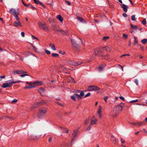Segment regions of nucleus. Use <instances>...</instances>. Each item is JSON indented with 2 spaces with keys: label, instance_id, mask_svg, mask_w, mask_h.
Listing matches in <instances>:
<instances>
[{
  "label": "nucleus",
  "instance_id": "nucleus-1",
  "mask_svg": "<svg viewBox=\"0 0 147 147\" xmlns=\"http://www.w3.org/2000/svg\"><path fill=\"white\" fill-rule=\"evenodd\" d=\"M47 109L45 107H42L40 109L37 113V116L38 118L42 117L45 115L47 112Z\"/></svg>",
  "mask_w": 147,
  "mask_h": 147
},
{
  "label": "nucleus",
  "instance_id": "nucleus-2",
  "mask_svg": "<svg viewBox=\"0 0 147 147\" xmlns=\"http://www.w3.org/2000/svg\"><path fill=\"white\" fill-rule=\"evenodd\" d=\"M40 28L42 29L46 32L48 31L49 30V28L47 26L45 23L44 24L41 23L40 22H39L38 23Z\"/></svg>",
  "mask_w": 147,
  "mask_h": 147
},
{
  "label": "nucleus",
  "instance_id": "nucleus-3",
  "mask_svg": "<svg viewBox=\"0 0 147 147\" xmlns=\"http://www.w3.org/2000/svg\"><path fill=\"white\" fill-rule=\"evenodd\" d=\"M20 12V11L18 8H12L10 9L9 11V13L13 14L14 16L16 15H19Z\"/></svg>",
  "mask_w": 147,
  "mask_h": 147
},
{
  "label": "nucleus",
  "instance_id": "nucleus-4",
  "mask_svg": "<svg viewBox=\"0 0 147 147\" xmlns=\"http://www.w3.org/2000/svg\"><path fill=\"white\" fill-rule=\"evenodd\" d=\"M100 88L98 87L93 86H90L88 88L87 90L89 91H93L99 90Z\"/></svg>",
  "mask_w": 147,
  "mask_h": 147
},
{
  "label": "nucleus",
  "instance_id": "nucleus-5",
  "mask_svg": "<svg viewBox=\"0 0 147 147\" xmlns=\"http://www.w3.org/2000/svg\"><path fill=\"white\" fill-rule=\"evenodd\" d=\"M84 93L82 91L81 92L80 95H79L77 93H74V94L75 96V97H76L77 98L78 100H80L82 99V96H83L84 95Z\"/></svg>",
  "mask_w": 147,
  "mask_h": 147
},
{
  "label": "nucleus",
  "instance_id": "nucleus-6",
  "mask_svg": "<svg viewBox=\"0 0 147 147\" xmlns=\"http://www.w3.org/2000/svg\"><path fill=\"white\" fill-rule=\"evenodd\" d=\"M13 73L14 74H16L26 73H27V72L23 70L20 69L18 70L17 71L14 70L13 71Z\"/></svg>",
  "mask_w": 147,
  "mask_h": 147
},
{
  "label": "nucleus",
  "instance_id": "nucleus-7",
  "mask_svg": "<svg viewBox=\"0 0 147 147\" xmlns=\"http://www.w3.org/2000/svg\"><path fill=\"white\" fill-rule=\"evenodd\" d=\"M67 63L70 65H74V66H76L80 64L81 63V62H75L72 61H67Z\"/></svg>",
  "mask_w": 147,
  "mask_h": 147
},
{
  "label": "nucleus",
  "instance_id": "nucleus-8",
  "mask_svg": "<svg viewBox=\"0 0 147 147\" xmlns=\"http://www.w3.org/2000/svg\"><path fill=\"white\" fill-rule=\"evenodd\" d=\"M120 5L125 12H126L127 11L128 8L127 6L124 4H120Z\"/></svg>",
  "mask_w": 147,
  "mask_h": 147
},
{
  "label": "nucleus",
  "instance_id": "nucleus-9",
  "mask_svg": "<svg viewBox=\"0 0 147 147\" xmlns=\"http://www.w3.org/2000/svg\"><path fill=\"white\" fill-rule=\"evenodd\" d=\"M102 108V106L101 105H99V106L97 111V114L98 115V116L99 118H101L102 117V115L101 114Z\"/></svg>",
  "mask_w": 147,
  "mask_h": 147
},
{
  "label": "nucleus",
  "instance_id": "nucleus-10",
  "mask_svg": "<svg viewBox=\"0 0 147 147\" xmlns=\"http://www.w3.org/2000/svg\"><path fill=\"white\" fill-rule=\"evenodd\" d=\"M7 83L10 85H12V84H16L17 83L21 82V81L18 80L16 81H13V80H9L7 81Z\"/></svg>",
  "mask_w": 147,
  "mask_h": 147
},
{
  "label": "nucleus",
  "instance_id": "nucleus-11",
  "mask_svg": "<svg viewBox=\"0 0 147 147\" xmlns=\"http://www.w3.org/2000/svg\"><path fill=\"white\" fill-rule=\"evenodd\" d=\"M109 56L110 55L108 54L103 55L101 56L102 59L107 60L109 59Z\"/></svg>",
  "mask_w": 147,
  "mask_h": 147
},
{
  "label": "nucleus",
  "instance_id": "nucleus-12",
  "mask_svg": "<svg viewBox=\"0 0 147 147\" xmlns=\"http://www.w3.org/2000/svg\"><path fill=\"white\" fill-rule=\"evenodd\" d=\"M14 26L15 27L22 26L21 23L19 21H15L14 22Z\"/></svg>",
  "mask_w": 147,
  "mask_h": 147
},
{
  "label": "nucleus",
  "instance_id": "nucleus-13",
  "mask_svg": "<svg viewBox=\"0 0 147 147\" xmlns=\"http://www.w3.org/2000/svg\"><path fill=\"white\" fill-rule=\"evenodd\" d=\"M112 112V116L113 117H116L119 113L118 112L115 111L114 109L113 110Z\"/></svg>",
  "mask_w": 147,
  "mask_h": 147
},
{
  "label": "nucleus",
  "instance_id": "nucleus-14",
  "mask_svg": "<svg viewBox=\"0 0 147 147\" xmlns=\"http://www.w3.org/2000/svg\"><path fill=\"white\" fill-rule=\"evenodd\" d=\"M97 119H92L90 121V124L91 125H95L97 124Z\"/></svg>",
  "mask_w": 147,
  "mask_h": 147
},
{
  "label": "nucleus",
  "instance_id": "nucleus-15",
  "mask_svg": "<svg viewBox=\"0 0 147 147\" xmlns=\"http://www.w3.org/2000/svg\"><path fill=\"white\" fill-rule=\"evenodd\" d=\"M78 132L77 131L74 130L72 134V140H73L77 136Z\"/></svg>",
  "mask_w": 147,
  "mask_h": 147
},
{
  "label": "nucleus",
  "instance_id": "nucleus-16",
  "mask_svg": "<svg viewBox=\"0 0 147 147\" xmlns=\"http://www.w3.org/2000/svg\"><path fill=\"white\" fill-rule=\"evenodd\" d=\"M34 84L36 85H41L43 84V82L42 81H36L34 82Z\"/></svg>",
  "mask_w": 147,
  "mask_h": 147
},
{
  "label": "nucleus",
  "instance_id": "nucleus-17",
  "mask_svg": "<svg viewBox=\"0 0 147 147\" xmlns=\"http://www.w3.org/2000/svg\"><path fill=\"white\" fill-rule=\"evenodd\" d=\"M94 52L95 54L96 55H97L101 52V50L100 48H98L94 50Z\"/></svg>",
  "mask_w": 147,
  "mask_h": 147
},
{
  "label": "nucleus",
  "instance_id": "nucleus-18",
  "mask_svg": "<svg viewBox=\"0 0 147 147\" xmlns=\"http://www.w3.org/2000/svg\"><path fill=\"white\" fill-rule=\"evenodd\" d=\"M105 65H106L105 63L103 64L100 65L98 67V70L99 71H102Z\"/></svg>",
  "mask_w": 147,
  "mask_h": 147
},
{
  "label": "nucleus",
  "instance_id": "nucleus-19",
  "mask_svg": "<svg viewBox=\"0 0 147 147\" xmlns=\"http://www.w3.org/2000/svg\"><path fill=\"white\" fill-rule=\"evenodd\" d=\"M115 111H117L119 113L120 111H122L121 109L118 106L115 107L113 109Z\"/></svg>",
  "mask_w": 147,
  "mask_h": 147
},
{
  "label": "nucleus",
  "instance_id": "nucleus-20",
  "mask_svg": "<svg viewBox=\"0 0 147 147\" xmlns=\"http://www.w3.org/2000/svg\"><path fill=\"white\" fill-rule=\"evenodd\" d=\"M57 18L58 20L61 23H62L63 20V18L61 15H57L56 17Z\"/></svg>",
  "mask_w": 147,
  "mask_h": 147
},
{
  "label": "nucleus",
  "instance_id": "nucleus-21",
  "mask_svg": "<svg viewBox=\"0 0 147 147\" xmlns=\"http://www.w3.org/2000/svg\"><path fill=\"white\" fill-rule=\"evenodd\" d=\"M12 86V85H10L7 83H5L3 84V86H2V87L3 88H6L7 87H11Z\"/></svg>",
  "mask_w": 147,
  "mask_h": 147
},
{
  "label": "nucleus",
  "instance_id": "nucleus-22",
  "mask_svg": "<svg viewBox=\"0 0 147 147\" xmlns=\"http://www.w3.org/2000/svg\"><path fill=\"white\" fill-rule=\"evenodd\" d=\"M111 139L114 144H116L117 143V140L113 136H111Z\"/></svg>",
  "mask_w": 147,
  "mask_h": 147
},
{
  "label": "nucleus",
  "instance_id": "nucleus-23",
  "mask_svg": "<svg viewBox=\"0 0 147 147\" xmlns=\"http://www.w3.org/2000/svg\"><path fill=\"white\" fill-rule=\"evenodd\" d=\"M71 41L73 46L76 48H77L78 47V45L75 42V41L71 39Z\"/></svg>",
  "mask_w": 147,
  "mask_h": 147
},
{
  "label": "nucleus",
  "instance_id": "nucleus-24",
  "mask_svg": "<svg viewBox=\"0 0 147 147\" xmlns=\"http://www.w3.org/2000/svg\"><path fill=\"white\" fill-rule=\"evenodd\" d=\"M56 30L58 32H60L61 34H66L67 33V30L63 31L61 30Z\"/></svg>",
  "mask_w": 147,
  "mask_h": 147
},
{
  "label": "nucleus",
  "instance_id": "nucleus-25",
  "mask_svg": "<svg viewBox=\"0 0 147 147\" xmlns=\"http://www.w3.org/2000/svg\"><path fill=\"white\" fill-rule=\"evenodd\" d=\"M50 47H51V49L53 51H55L56 49L55 47V45L53 43H50L49 45Z\"/></svg>",
  "mask_w": 147,
  "mask_h": 147
},
{
  "label": "nucleus",
  "instance_id": "nucleus-26",
  "mask_svg": "<svg viewBox=\"0 0 147 147\" xmlns=\"http://www.w3.org/2000/svg\"><path fill=\"white\" fill-rule=\"evenodd\" d=\"M38 91L40 94L43 93L45 91V90L43 88H40L38 89Z\"/></svg>",
  "mask_w": 147,
  "mask_h": 147
},
{
  "label": "nucleus",
  "instance_id": "nucleus-27",
  "mask_svg": "<svg viewBox=\"0 0 147 147\" xmlns=\"http://www.w3.org/2000/svg\"><path fill=\"white\" fill-rule=\"evenodd\" d=\"M59 69L61 71H65L66 70V68H65L63 66V65H60L59 67Z\"/></svg>",
  "mask_w": 147,
  "mask_h": 147
},
{
  "label": "nucleus",
  "instance_id": "nucleus-28",
  "mask_svg": "<svg viewBox=\"0 0 147 147\" xmlns=\"http://www.w3.org/2000/svg\"><path fill=\"white\" fill-rule=\"evenodd\" d=\"M37 107V104H36V102H35L33 104V105L31 108V110L34 109Z\"/></svg>",
  "mask_w": 147,
  "mask_h": 147
},
{
  "label": "nucleus",
  "instance_id": "nucleus-29",
  "mask_svg": "<svg viewBox=\"0 0 147 147\" xmlns=\"http://www.w3.org/2000/svg\"><path fill=\"white\" fill-rule=\"evenodd\" d=\"M109 37L108 36H104L102 39V40L104 41H106L107 40L109 39Z\"/></svg>",
  "mask_w": 147,
  "mask_h": 147
},
{
  "label": "nucleus",
  "instance_id": "nucleus-30",
  "mask_svg": "<svg viewBox=\"0 0 147 147\" xmlns=\"http://www.w3.org/2000/svg\"><path fill=\"white\" fill-rule=\"evenodd\" d=\"M77 19L81 22H85V21L82 18L80 17H78Z\"/></svg>",
  "mask_w": 147,
  "mask_h": 147
},
{
  "label": "nucleus",
  "instance_id": "nucleus-31",
  "mask_svg": "<svg viewBox=\"0 0 147 147\" xmlns=\"http://www.w3.org/2000/svg\"><path fill=\"white\" fill-rule=\"evenodd\" d=\"M131 28L132 29H136L138 28V26L133 24H130Z\"/></svg>",
  "mask_w": 147,
  "mask_h": 147
},
{
  "label": "nucleus",
  "instance_id": "nucleus-32",
  "mask_svg": "<svg viewBox=\"0 0 147 147\" xmlns=\"http://www.w3.org/2000/svg\"><path fill=\"white\" fill-rule=\"evenodd\" d=\"M27 5H28V6H27V7H28L30 8H31L32 9H36L34 7H33L32 6V5L31 4H27Z\"/></svg>",
  "mask_w": 147,
  "mask_h": 147
},
{
  "label": "nucleus",
  "instance_id": "nucleus-33",
  "mask_svg": "<svg viewBox=\"0 0 147 147\" xmlns=\"http://www.w3.org/2000/svg\"><path fill=\"white\" fill-rule=\"evenodd\" d=\"M141 42L143 44H145L147 42V39L146 38H144L141 40Z\"/></svg>",
  "mask_w": 147,
  "mask_h": 147
},
{
  "label": "nucleus",
  "instance_id": "nucleus-34",
  "mask_svg": "<svg viewBox=\"0 0 147 147\" xmlns=\"http://www.w3.org/2000/svg\"><path fill=\"white\" fill-rule=\"evenodd\" d=\"M105 49L106 51H107L109 52H111V49L109 47H105Z\"/></svg>",
  "mask_w": 147,
  "mask_h": 147
},
{
  "label": "nucleus",
  "instance_id": "nucleus-35",
  "mask_svg": "<svg viewBox=\"0 0 147 147\" xmlns=\"http://www.w3.org/2000/svg\"><path fill=\"white\" fill-rule=\"evenodd\" d=\"M35 86L34 85L33 86H26L24 87V89H26L28 88H32L35 87Z\"/></svg>",
  "mask_w": 147,
  "mask_h": 147
},
{
  "label": "nucleus",
  "instance_id": "nucleus-36",
  "mask_svg": "<svg viewBox=\"0 0 147 147\" xmlns=\"http://www.w3.org/2000/svg\"><path fill=\"white\" fill-rule=\"evenodd\" d=\"M134 45H138V40L136 39V37H134Z\"/></svg>",
  "mask_w": 147,
  "mask_h": 147
},
{
  "label": "nucleus",
  "instance_id": "nucleus-37",
  "mask_svg": "<svg viewBox=\"0 0 147 147\" xmlns=\"http://www.w3.org/2000/svg\"><path fill=\"white\" fill-rule=\"evenodd\" d=\"M63 130V132L67 133L68 132V130L66 128H61Z\"/></svg>",
  "mask_w": 147,
  "mask_h": 147
},
{
  "label": "nucleus",
  "instance_id": "nucleus-38",
  "mask_svg": "<svg viewBox=\"0 0 147 147\" xmlns=\"http://www.w3.org/2000/svg\"><path fill=\"white\" fill-rule=\"evenodd\" d=\"M142 24L144 25H146V20L145 19H144L142 22Z\"/></svg>",
  "mask_w": 147,
  "mask_h": 147
},
{
  "label": "nucleus",
  "instance_id": "nucleus-39",
  "mask_svg": "<svg viewBox=\"0 0 147 147\" xmlns=\"http://www.w3.org/2000/svg\"><path fill=\"white\" fill-rule=\"evenodd\" d=\"M51 55L52 56L55 57H58L59 56V55L58 54L56 53H52Z\"/></svg>",
  "mask_w": 147,
  "mask_h": 147
},
{
  "label": "nucleus",
  "instance_id": "nucleus-40",
  "mask_svg": "<svg viewBox=\"0 0 147 147\" xmlns=\"http://www.w3.org/2000/svg\"><path fill=\"white\" fill-rule=\"evenodd\" d=\"M44 51L45 53L47 54H51V52L49 51L48 50H47L46 49H44Z\"/></svg>",
  "mask_w": 147,
  "mask_h": 147
},
{
  "label": "nucleus",
  "instance_id": "nucleus-41",
  "mask_svg": "<svg viewBox=\"0 0 147 147\" xmlns=\"http://www.w3.org/2000/svg\"><path fill=\"white\" fill-rule=\"evenodd\" d=\"M124 105V103H121V104H120V105H118V106L122 110V107Z\"/></svg>",
  "mask_w": 147,
  "mask_h": 147
},
{
  "label": "nucleus",
  "instance_id": "nucleus-42",
  "mask_svg": "<svg viewBox=\"0 0 147 147\" xmlns=\"http://www.w3.org/2000/svg\"><path fill=\"white\" fill-rule=\"evenodd\" d=\"M71 99H72L74 101H75L76 100V97L74 94L73 95L71 96Z\"/></svg>",
  "mask_w": 147,
  "mask_h": 147
},
{
  "label": "nucleus",
  "instance_id": "nucleus-43",
  "mask_svg": "<svg viewBox=\"0 0 147 147\" xmlns=\"http://www.w3.org/2000/svg\"><path fill=\"white\" fill-rule=\"evenodd\" d=\"M18 15H16L14 16L15 18H16V19L18 21H19V20H20V18L18 16Z\"/></svg>",
  "mask_w": 147,
  "mask_h": 147
},
{
  "label": "nucleus",
  "instance_id": "nucleus-44",
  "mask_svg": "<svg viewBox=\"0 0 147 147\" xmlns=\"http://www.w3.org/2000/svg\"><path fill=\"white\" fill-rule=\"evenodd\" d=\"M138 101V99H136V100H131L129 102L130 103H133L137 102Z\"/></svg>",
  "mask_w": 147,
  "mask_h": 147
},
{
  "label": "nucleus",
  "instance_id": "nucleus-45",
  "mask_svg": "<svg viewBox=\"0 0 147 147\" xmlns=\"http://www.w3.org/2000/svg\"><path fill=\"white\" fill-rule=\"evenodd\" d=\"M123 37L127 39V38L128 37V35L125 33H124L123 34Z\"/></svg>",
  "mask_w": 147,
  "mask_h": 147
},
{
  "label": "nucleus",
  "instance_id": "nucleus-46",
  "mask_svg": "<svg viewBox=\"0 0 147 147\" xmlns=\"http://www.w3.org/2000/svg\"><path fill=\"white\" fill-rule=\"evenodd\" d=\"M40 102H41V105H43L44 104H45L46 103V101L44 100H42L41 101H40Z\"/></svg>",
  "mask_w": 147,
  "mask_h": 147
},
{
  "label": "nucleus",
  "instance_id": "nucleus-47",
  "mask_svg": "<svg viewBox=\"0 0 147 147\" xmlns=\"http://www.w3.org/2000/svg\"><path fill=\"white\" fill-rule=\"evenodd\" d=\"M28 74H24L20 75V76L21 77H23L26 76H28Z\"/></svg>",
  "mask_w": 147,
  "mask_h": 147
},
{
  "label": "nucleus",
  "instance_id": "nucleus-48",
  "mask_svg": "<svg viewBox=\"0 0 147 147\" xmlns=\"http://www.w3.org/2000/svg\"><path fill=\"white\" fill-rule=\"evenodd\" d=\"M36 103L38 107L42 105L41 104V102H36Z\"/></svg>",
  "mask_w": 147,
  "mask_h": 147
},
{
  "label": "nucleus",
  "instance_id": "nucleus-49",
  "mask_svg": "<svg viewBox=\"0 0 147 147\" xmlns=\"http://www.w3.org/2000/svg\"><path fill=\"white\" fill-rule=\"evenodd\" d=\"M142 124V123L140 122H138V123H136V125L140 126Z\"/></svg>",
  "mask_w": 147,
  "mask_h": 147
},
{
  "label": "nucleus",
  "instance_id": "nucleus-50",
  "mask_svg": "<svg viewBox=\"0 0 147 147\" xmlns=\"http://www.w3.org/2000/svg\"><path fill=\"white\" fill-rule=\"evenodd\" d=\"M135 16L134 15H132L131 17V20L133 21L135 20Z\"/></svg>",
  "mask_w": 147,
  "mask_h": 147
},
{
  "label": "nucleus",
  "instance_id": "nucleus-51",
  "mask_svg": "<svg viewBox=\"0 0 147 147\" xmlns=\"http://www.w3.org/2000/svg\"><path fill=\"white\" fill-rule=\"evenodd\" d=\"M91 125H90L89 126L87 129V130H88V131H89L91 129Z\"/></svg>",
  "mask_w": 147,
  "mask_h": 147
},
{
  "label": "nucleus",
  "instance_id": "nucleus-52",
  "mask_svg": "<svg viewBox=\"0 0 147 147\" xmlns=\"http://www.w3.org/2000/svg\"><path fill=\"white\" fill-rule=\"evenodd\" d=\"M108 97L107 96H105L104 98V99L105 100V101L106 102L107 101V100L108 99Z\"/></svg>",
  "mask_w": 147,
  "mask_h": 147
},
{
  "label": "nucleus",
  "instance_id": "nucleus-53",
  "mask_svg": "<svg viewBox=\"0 0 147 147\" xmlns=\"http://www.w3.org/2000/svg\"><path fill=\"white\" fill-rule=\"evenodd\" d=\"M118 67H119V68H121V69L123 71V67L121 65H120L119 64H118Z\"/></svg>",
  "mask_w": 147,
  "mask_h": 147
},
{
  "label": "nucleus",
  "instance_id": "nucleus-54",
  "mask_svg": "<svg viewBox=\"0 0 147 147\" xmlns=\"http://www.w3.org/2000/svg\"><path fill=\"white\" fill-rule=\"evenodd\" d=\"M90 95V93H87L84 96L85 97H86L89 96Z\"/></svg>",
  "mask_w": 147,
  "mask_h": 147
},
{
  "label": "nucleus",
  "instance_id": "nucleus-55",
  "mask_svg": "<svg viewBox=\"0 0 147 147\" xmlns=\"http://www.w3.org/2000/svg\"><path fill=\"white\" fill-rule=\"evenodd\" d=\"M59 53L60 54H61L63 55H64L65 53V52L64 51H59Z\"/></svg>",
  "mask_w": 147,
  "mask_h": 147
},
{
  "label": "nucleus",
  "instance_id": "nucleus-56",
  "mask_svg": "<svg viewBox=\"0 0 147 147\" xmlns=\"http://www.w3.org/2000/svg\"><path fill=\"white\" fill-rule=\"evenodd\" d=\"M34 2V3L36 4H38V3L39 2V1L38 0H33Z\"/></svg>",
  "mask_w": 147,
  "mask_h": 147
},
{
  "label": "nucleus",
  "instance_id": "nucleus-57",
  "mask_svg": "<svg viewBox=\"0 0 147 147\" xmlns=\"http://www.w3.org/2000/svg\"><path fill=\"white\" fill-rule=\"evenodd\" d=\"M65 2H66V3H67V5H70L71 3L69 1L66 0L65 1Z\"/></svg>",
  "mask_w": 147,
  "mask_h": 147
},
{
  "label": "nucleus",
  "instance_id": "nucleus-58",
  "mask_svg": "<svg viewBox=\"0 0 147 147\" xmlns=\"http://www.w3.org/2000/svg\"><path fill=\"white\" fill-rule=\"evenodd\" d=\"M88 120L86 119V120L84 121V123L85 124H86L88 123Z\"/></svg>",
  "mask_w": 147,
  "mask_h": 147
},
{
  "label": "nucleus",
  "instance_id": "nucleus-59",
  "mask_svg": "<svg viewBox=\"0 0 147 147\" xmlns=\"http://www.w3.org/2000/svg\"><path fill=\"white\" fill-rule=\"evenodd\" d=\"M135 82L137 85H138V81L137 79L135 80Z\"/></svg>",
  "mask_w": 147,
  "mask_h": 147
},
{
  "label": "nucleus",
  "instance_id": "nucleus-60",
  "mask_svg": "<svg viewBox=\"0 0 147 147\" xmlns=\"http://www.w3.org/2000/svg\"><path fill=\"white\" fill-rule=\"evenodd\" d=\"M17 100L16 99H14L12 101L13 103H16L17 102Z\"/></svg>",
  "mask_w": 147,
  "mask_h": 147
},
{
  "label": "nucleus",
  "instance_id": "nucleus-61",
  "mask_svg": "<svg viewBox=\"0 0 147 147\" xmlns=\"http://www.w3.org/2000/svg\"><path fill=\"white\" fill-rule=\"evenodd\" d=\"M121 143L122 144H124L125 143V141L122 138H121Z\"/></svg>",
  "mask_w": 147,
  "mask_h": 147
},
{
  "label": "nucleus",
  "instance_id": "nucleus-62",
  "mask_svg": "<svg viewBox=\"0 0 147 147\" xmlns=\"http://www.w3.org/2000/svg\"><path fill=\"white\" fill-rule=\"evenodd\" d=\"M139 45L141 49L143 51L144 50V48L143 46L141 45Z\"/></svg>",
  "mask_w": 147,
  "mask_h": 147
},
{
  "label": "nucleus",
  "instance_id": "nucleus-63",
  "mask_svg": "<svg viewBox=\"0 0 147 147\" xmlns=\"http://www.w3.org/2000/svg\"><path fill=\"white\" fill-rule=\"evenodd\" d=\"M21 35L23 37H24L25 36V33L24 32H21Z\"/></svg>",
  "mask_w": 147,
  "mask_h": 147
},
{
  "label": "nucleus",
  "instance_id": "nucleus-64",
  "mask_svg": "<svg viewBox=\"0 0 147 147\" xmlns=\"http://www.w3.org/2000/svg\"><path fill=\"white\" fill-rule=\"evenodd\" d=\"M52 140V137H50L48 140V142H51Z\"/></svg>",
  "mask_w": 147,
  "mask_h": 147
}]
</instances>
